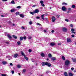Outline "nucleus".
<instances>
[{"mask_svg": "<svg viewBox=\"0 0 76 76\" xmlns=\"http://www.w3.org/2000/svg\"><path fill=\"white\" fill-rule=\"evenodd\" d=\"M71 70L72 71L73 70H74V68L73 67L71 69Z\"/></svg>", "mask_w": 76, "mask_h": 76, "instance_id": "obj_50", "label": "nucleus"}, {"mask_svg": "<svg viewBox=\"0 0 76 76\" xmlns=\"http://www.w3.org/2000/svg\"><path fill=\"white\" fill-rule=\"evenodd\" d=\"M71 31L72 32H74L75 31V29H74L73 28H72L71 29Z\"/></svg>", "mask_w": 76, "mask_h": 76, "instance_id": "obj_25", "label": "nucleus"}, {"mask_svg": "<svg viewBox=\"0 0 76 76\" xmlns=\"http://www.w3.org/2000/svg\"><path fill=\"white\" fill-rule=\"evenodd\" d=\"M30 14H31V15H34V12H30Z\"/></svg>", "mask_w": 76, "mask_h": 76, "instance_id": "obj_43", "label": "nucleus"}, {"mask_svg": "<svg viewBox=\"0 0 76 76\" xmlns=\"http://www.w3.org/2000/svg\"><path fill=\"white\" fill-rule=\"evenodd\" d=\"M72 60L73 61V62H74V63H76V58H72Z\"/></svg>", "mask_w": 76, "mask_h": 76, "instance_id": "obj_8", "label": "nucleus"}, {"mask_svg": "<svg viewBox=\"0 0 76 76\" xmlns=\"http://www.w3.org/2000/svg\"><path fill=\"white\" fill-rule=\"evenodd\" d=\"M11 3H12V4H15V2L14 1V0L12 1L11 2Z\"/></svg>", "mask_w": 76, "mask_h": 76, "instance_id": "obj_23", "label": "nucleus"}, {"mask_svg": "<svg viewBox=\"0 0 76 76\" xmlns=\"http://www.w3.org/2000/svg\"><path fill=\"white\" fill-rule=\"evenodd\" d=\"M41 55L42 56V57H44L45 56V55L43 53H41Z\"/></svg>", "mask_w": 76, "mask_h": 76, "instance_id": "obj_17", "label": "nucleus"}, {"mask_svg": "<svg viewBox=\"0 0 76 76\" xmlns=\"http://www.w3.org/2000/svg\"><path fill=\"white\" fill-rule=\"evenodd\" d=\"M10 66H13V64H12V63H10Z\"/></svg>", "mask_w": 76, "mask_h": 76, "instance_id": "obj_52", "label": "nucleus"}, {"mask_svg": "<svg viewBox=\"0 0 76 76\" xmlns=\"http://www.w3.org/2000/svg\"><path fill=\"white\" fill-rule=\"evenodd\" d=\"M28 52L29 53H31V52H32V50L31 49H29L28 50Z\"/></svg>", "mask_w": 76, "mask_h": 76, "instance_id": "obj_36", "label": "nucleus"}, {"mask_svg": "<svg viewBox=\"0 0 76 76\" xmlns=\"http://www.w3.org/2000/svg\"><path fill=\"white\" fill-rule=\"evenodd\" d=\"M72 8H75L76 7V6L75 5H72Z\"/></svg>", "mask_w": 76, "mask_h": 76, "instance_id": "obj_30", "label": "nucleus"}, {"mask_svg": "<svg viewBox=\"0 0 76 76\" xmlns=\"http://www.w3.org/2000/svg\"><path fill=\"white\" fill-rule=\"evenodd\" d=\"M40 3L41 4H44V1H40Z\"/></svg>", "mask_w": 76, "mask_h": 76, "instance_id": "obj_33", "label": "nucleus"}, {"mask_svg": "<svg viewBox=\"0 0 76 76\" xmlns=\"http://www.w3.org/2000/svg\"><path fill=\"white\" fill-rule=\"evenodd\" d=\"M21 54L22 56H25V55L24 54V53H23L22 51H21Z\"/></svg>", "mask_w": 76, "mask_h": 76, "instance_id": "obj_15", "label": "nucleus"}, {"mask_svg": "<svg viewBox=\"0 0 76 76\" xmlns=\"http://www.w3.org/2000/svg\"><path fill=\"white\" fill-rule=\"evenodd\" d=\"M44 15H42L41 16V19H42L43 20H44Z\"/></svg>", "mask_w": 76, "mask_h": 76, "instance_id": "obj_9", "label": "nucleus"}, {"mask_svg": "<svg viewBox=\"0 0 76 76\" xmlns=\"http://www.w3.org/2000/svg\"><path fill=\"white\" fill-rule=\"evenodd\" d=\"M13 26H15V24H13Z\"/></svg>", "mask_w": 76, "mask_h": 76, "instance_id": "obj_60", "label": "nucleus"}, {"mask_svg": "<svg viewBox=\"0 0 76 76\" xmlns=\"http://www.w3.org/2000/svg\"><path fill=\"white\" fill-rule=\"evenodd\" d=\"M68 11H69V12H70L71 11V9L70 8H68Z\"/></svg>", "mask_w": 76, "mask_h": 76, "instance_id": "obj_37", "label": "nucleus"}, {"mask_svg": "<svg viewBox=\"0 0 76 76\" xmlns=\"http://www.w3.org/2000/svg\"><path fill=\"white\" fill-rule=\"evenodd\" d=\"M52 56H51V54L50 53H49L48 54V57H52Z\"/></svg>", "mask_w": 76, "mask_h": 76, "instance_id": "obj_29", "label": "nucleus"}, {"mask_svg": "<svg viewBox=\"0 0 76 76\" xmlns=\"http://www.w3.org/2000/svg\"><path fill=\"white\" fill-rule=\"evenodd\" d=\"M11 73L12 74H14V71L13 70L11 72Z\"/></svg>", "mask_w": 76, "mask_h": 76, "instance_id": "obj_47", "label": "nucleus"}, {"mask_svg": "<svg viewBox=\"0 0 76 76\" xmlns=\"http://www.w3.org/2000/svg\"><path fill=\"white\" fill-rule=\"evenodd\" d=\"M65 21H66V22H68L69 21V20H68L67 19H66L65 20Z\"/></svg>", "mask_w": 76, "mask_h": 76, "instance_id": "obj_49", "label": "nucleus"}, {"mask_svg": "<svg viewBox=\"0 0 76 76\" xmlns=\"http://www.w3.org/2000/svg\"><path fill=\"white\" fill-rule=\"evenodd\" d=\"M20 16L21 17V18H23L24 17V15L23 14H20Z\"/></svg>", "mask_w": 76, "mask_h": 76, "instance_id": "obj_14", "label": "nucleus"}, {"mask_svg": "<svg viewBox=\"0 0 76 76\" xmlns=\"http://www.w3.org/2000/svg\"><path fill=\"white\" fill-rule=\"evenodd\" d=\"M21 28H22V29H25V27H24L22 26L21 27Z\"/></svg>", "mask_w": 76, "mask_h": 76, "instance_id": "obj_56", "label": "nucleus"}, {"mask_svg": "<svg viewBox=\"0 0 76 76\" xmlns=\"http://www.w3.org/2000/svg\"><path fill=\"white\" fill-rule=\"evenodd\" d=\"M51 32L52 33H54V31L53 30H52L51 31Z\"/></svg>", "mask_w": 76, "mask_h": 76, "instance_id": "obj_53", "label": "nucleus"}, {"mask_svg": "<svg viewBox=\"0 0 76 76\" xmlns=\"http://www.w3.org/2000/svg\"><path fill=\"white\" fill-rule=\"evenodd\" d=\"M62 10L64 12H65V11H66V8L65 6H63L62 7Z\"/></svg>", "mask_w": 76, "mask_h": 76, "instance_id": "obj_3", "label": "nucleus"}, {"mask_svg": "<svg viewBox=\"0 0 76 76\" xmlns=\"http://www.w3.org/2000/svg\"><path fill=\"white\" fill-rule=\"evenodd\" d=\"M56 60V58L53 57L52 58V60L53 61H54V60Z\"/></svg>", "mask_w": 76, "mask_h": 76, "instance_id": "obj_21", "label": "nucleus"}, {"mask_svg": "<svg viewBox=\"0 0 76 76\" xmlns=\"http://www.w3.org/2000/svg\"><path fill=\"white\" fill-rule=\"evenodd\" d=\"M62 29L63 31H64V32H66L67 30V28L65 27L63 28Z\"/></svg>", "mask_w": 76, "mask_h": 76, "instance_id": "obj_7", "label": "nucleus"}, {"mask_svg": "<svg viewBox=\"0 0 76 76\" xmlns=\"http://www.w3.org/2000/svg\"><path fill=\"white\" fill-rule=\"evenodd\" d=\"M49 59H48V58H47V59H46V60H47V61H48Z\"/></svg>", "mask_w": 76, "mask_h": 76, "instance_id": "obj_61", "label": "nucleus"}, {"mask_svg": "<svg viewBox=\"0 0 76 76\" xmlns=\"http://www.w3.org/2000/svg\"><path fill=\"white\" fill-rule=\"evenodd\" d=\"M52 20L53 22H55V21H56V18H55L53 16L52 17Z\"/></svg>", "mask_w": 76, "mask_h": 76, "instance_id": "obj_6", "label": "nucleus"}, {"mask_svg": "<svg viewBox=\"0 0 76 76\" xmlns=\"http://www.w3.org/2000/svg\"><path fill=\"white\" fill-rule=\"evenodd\" d=\"M37 25H41V24H40V23H37Z\"/></svg>", "mask_w": 76, "mask_h": 76, "instance_id": "obj_55", "label": "nucleus"}, {"mask_svg": "<svg viewBox=\"0 0 76 76\" xmlns=\"http://www.w3.org/2000/svg\"><path fill=\"white\" fill-rule=\"evenodd\" d=\"M29 23L30 25H31V24H32V21H30Z\"/></svg>", "mask_w": 76, "mask_h": 76, "instance_id": "obj_48", "label": "nucleus"}, {"mask_svg": "<svg viewBox=\"0 0 76 76\" xmlns=\"http://www.w3.org/2000/svg\"><path fill=\"white\" fill-rule=\"evenodd\" d=\"M69 76H73V74L71 72L69 73Z\"/></svg>", "mask_w": 76, "mask_h": 76, "instance_id": "obj_11", "label": "nucleus"}, {"mask_svg": "<svg viewBox=\"0 0 76 76\" xmlns=\"http://www.w3.org/2000/svg\"><path fill=\"white\" fill-rule=\"evenodd\" d=\"M40 18H39V16H37L36 17V19H39Z\"/></svg>", "mask_w": 76, "mask_h": 76, "instance_id": "obj_46", "label": "nucleus"}, {"mask_svg": "<svg viewBox=\"0 0 76 76\" xmlns=\"http://www.w3.org/2000/svg\"><path fill=\"white\" fill-rule=\"evenodd\" d=\"M74 72H76V70H74L73 71Z\"/></svg>", "mask_w": 76, "mask_h": 76, "instance_id": "obj_62", "label": "nucleus"}, {"mask_svg": "<svg viewBox=\"0 0 76 76\" xmlns=\"http://www.w3.org/2000/svg\"><path fill=\"white\" fill-rule=\"evenodd\" d=\"M2 63L3 64L5 65L6 64H7V62L6 61H4L2 62Z\"/></svg>", "mask_w": 76, "mask_h": 76, "instance_id": "obj_13", "label": "nucleus"}, {"mask_svg": "<svg viewBox=\"0 0 76 76\" xmlns=\"http://www.w3.org/2000/svg\"><path fill=\"white\" fill-rule=\"evenodd\" d=\"M28 39H32V37H31V36H29Z\"/></svg>", "mask_w": 76, "mask_h": 76, "instance_id": "obj_42", "label": "nucleus"}, {"mask_svg": "<svg viewBox=\"0 0 76 76\" xmlns=\"http://www.w3.org/2000/svg\"><path fill=\"white\" fill-rule=\"evenodd\" d=\"M42 66H45V65H46L47 66H48V67H50L51 65L50 63H49L48 62H43L42 63Z\"/></svg>", "mask_w": 76, "mask_h": 76, "instance_id": "obj_1", "label": "nucleus"}, {"mask_svg": "<svg viewBox=\"0 0 76 76\" xmlns=\"http://www.w3.org/2000/svg\"><path fill=\"white\" fill-rule=\"evenodd\" d=\"M21 7L20 6H18L17 7V8L18 9H20Z\"/></svg>", "mask_w": 76, "mask_h": 76, "instance_id": "obj_39", "label": "nucleus"}, {"mask_svg": "<svg viewBox=\"0 0 76 76\" xmlns=\"http://www.w3.org/2000/svg\"><path fill=\"white\" fill-rule=\"evenodd\" d=\"M17 44H18V45H20V41H18L17 42Z\"/></svg>", "mask_w": 76, "mask_h": 76, "instance_id": "obj_28", "label": "nucleus"}, {"mask_svg": "<svg viewBox=\"0 0 76 76\" xmlns=\"http://www.w3.org/2000/svg\"><path fill=\"white\" fill-rule=\"evenodd\" d=\"M71 41V40L70 38H67L66 39L67 42H70Z\"/></svg>", "mask_w": 76, "mask_h": 76, "instance_id": "obj_5", "label": "nucleus"}, {"mask_svg": "<svg viewBox=\"0 0 76 76\" xmlns=\"http://www.w3.org/2000/svg\"><path fill=\"white\" fill-rule=\"evenodd\" d=\"M69 11H68L67 12V13H69Z\"/></svg>", "mask_w": 76, "mask_h": 76, "instance_id": "obj_64", "label": "nucleus"}, {"mask_svg": "<svg viewBox=\"0 0 76 76\" xmlns=\"http://www.w3.org/2000/svg\"><path fill=\"white\" fill-rule=\"evenodd\" d=\"M72 33H73L74 34H75L76 33V32H72Z\"/></svg>", "mask_w": 76, "mask_h": 76, "instance_id": "obj_63", "label": "nucleus"}, {"mask_svg": "<svg viewBox=\"0 0 76 76\" xmlns=\"http://www.w3.org/2000/svg\"><path fill=\"white\" fill-rule=\"evenodd\" d=\"M18 56V54H15L14 55V57L15 58H16Z\"/></svg>", "mask_w": 76, "mask_h": 76, "instance_id": "obj_10", "label": "nucleus"}, {"mask_svg": "<svg viewBox=\"0 0 76 76\" xmlns=\"http://www.w3.org/2000/svg\"><path fill=\"white\" fill-rule=\"evenodd\" d=\"M2 1H7V0H2Z\"/></svg>", "mask_w": 76, "mask_h": 76, "instance_id": "obj_59", "label": "nucleus"}, {"mask_svg": "<svg viewBox=\"0 0 76 76\" xmlns=\"http://www.w3.org/2000/svg\"><path fill=\"white\" fill-rule=\"evenodd\" d=\"M1 17H4V16L3 15H1Z\"/></svg>", "mask_w": 76, "mask_h": 76, "instance_id": "obj_57", "label": "nucleus"}, {"mask_svg": "<svg viewBox=\"0 0 76 76\" xmlns=\"http://www.w3.org/2000/svg\"><path fill=\"white\" fill-rule=\"evenodd\" d=\"M55 45V44L54 42H52L50 43V45L53 46Z\"/></svg>", "mask_w": 76, "mask_h": 76, "instance_id": "obj_19", "label": "nucleus"}, {"mask_svg": "<svg viewBox=\"0 0 76 76\" xmlns=\"http://www.w3.org/2000/svg\"><path fill=\"white\" fill-rule=\"evenodd\" d=\"M11 12H12L13 13V12H15V9H11Z\"/></svg>", "mask_w": 76, "mask_h": 76, "instance_id": "obj_26", "label": "nucleus"}, {"mask_svg": "<svg viewBox=\"0 0 76 76\" xmlns=\"http://www.w3.org/2000/svg\"><path fill=\"white\" fill-rule=\"evenodd\" d=\"M41 5L42 6V7H45V5H44V4H41Z\"/></svg>", "mask_w": 76, "mask_h": 76, "instance_id": "obj_40", "label": "nucleus"}, {"mask_svg": "<svg viewBox=\"0 0 76 76\" xmlns=\"http://www.w3.org/2000/svg\"><path fill=\"white\" fill-rule=\"evenodd\" d=\"M20 41H22L23 40V37H21L20 38Z\"/></svg>", "mask_w": 76, "mask_h": 76, "instance_id": "obj_22", "label": "nucleus"}, {"mask_svg": "<svg viewBox=\"0 0 76 76\" xmlns=\"http://www.w3.org/2000/svg\"><path fill=\"white\" fill-rule=\"evenodd\" d=\"M13 38H15V39H17V37L15 36V35H13Z\"/></svg>", "mask_w": 76, "mask_h": 76, "instance_id": "obj_31", "label": "nucleus"}, {"mask_svg": "<svg viewBox=\"0 0 76 76\" xmlns=\"http://www.w3.org/2000/svg\"><path fill=\"white\" fill-rule=\"evenodd\" d=\"M71 37H75V35H72L71 36Z\"/></svg>", "mask_w": 76, "mask_h": 76, "instance_id": "obj_54", "label": "nucleus"}, {"mask_svg": "<svg viewBox=\"0 0 76 76\" xmlns=\"http://www.w3.org/2000/svg\"><path fill=\"white\" fill-rule=\"evenodd\" d=\"M17 67H18V68H20V67H21V66H20V65H17Z\"/></svg>", "mask_w": 76, "mask_h": 76, "instance_id": "obj_27", "label": "nucleus"}, {"mask_svg": "<svg viewBox=\"0 0 76 76\" xmlns=\"http://www.w3.org/2000/svg\"><path fill=\"white\" fill-rule=\"evenodd\" d=\"M9 41H7L6 42V43H7V44H9Z\"/></svg>", "mask_w": 76, "mask_h": 76, "instance_id": "obj_51", "label": "nucleus"}, {"mask_svg": "<svg viewBox=\"0 0 76 76\" xmlns=\"http://www.w3.org/2000/svg\"><path fill=\"white\" fill-rule=\"evenodd\" d=\"M23 39H26V37L24 36L23 37Z\"/></svg>", "mask_w": 76, "mask_h": 76, "instance_id": "obj_44", "label": "nucleus"}, {"mask_svg": "<svg viewBox=\"0 0 76 76\" xmlns=\"http://www.w3.org/2000/svg\"><path fill=\"white\" fill-rule=\"evenodd\" d=\"M39 12V10L38 9H36L34 12V13H37Z\"/></svg>", "mask_w": 76, "mask_h": 76, "instance_id": "obj_4", "label": "nucleus"}, {"mask_svg": "<svg viewBox=\"0 0 76 76\" xmlns=\"http://www.w3.org/2000/svg\"><path fill=\"white\" fill-rule=\"evenodd\" d=\"M26 70L25 69L23 70V73H25L26 72Z\"/></svg>", "mask_w": 76, "mask_h": 76, "instance_id": "obj_20", "label": "nucleus"}, {"mask_svg": "<svg viewBox=\"0 0 76 76\" xmlns=\"http://www.w3.org/2000/svg\"><path fill=\"white\" fill-rule=\"evenodd\" d=\"M70 64V61L69 60H66L65 61V64L66 66H69Z\"/></svg>", "mask_w": 76, "mask_h": 76, "instance_id": "obj_2", "label": "nucleus"}, {"mask_svg": "<svg viewBox=\"0 0 76 76\" xmlns=\"http://www.w3.org/2000/svg\"><path fill=\"white\" fill-rule=\"evenodd\" d=\"M70 26L71 27V28H73V24H71L70 25Z\"/></svg>", "mask_w": 76, "mask_h": 76, "instance_id": "obj_38", "label": "nucleus"}, {"mask_svg": "<svg viewBox=\"0 0 76 76\" xmlns=\"http://www.w3.org/2000/svg\"><path fill=\"white\" fill-rule=\"evenodd\" d=\"M24 57L25 58V59H26V60H28V58L26 57V56H24Z\"/></svg>", "mask_w": 76, "mask_h": 76, "instance_id": "obj_32", "label": "nucleus"}, {"mask_svg": "<svg viewBox=\"0 0 76 76\" xmlns=\"http://www.w3.org/2000/svg\"><path fill=\"white\" fill-rule=\"evenodd\" d=\"M7 36L8 38H12V37H11L10 34H8Z\"/></svg>", "mask_w": 76, "mask_h": 76, "instance_id": "obj_24", "label": "nucleus"}, {"mask_svg": "<svg viewBox=\"0 0 76 76\" xmlns=\"http://www.w3.org/2000/svg\"><path fill=\"white\" fill-rule=\"evenodd\" d=\"M36 6L35 5H34L32 6L33 7H35Z\"/></svg>", "mask_w": 76, "mask_h": 76, "instance_id": "obj_58", "label": "nucleus"}, {"mask_svg": "<svg viewBox=\"0 0 76 76\" xmlns=\"http://www.w3.org/2000/svg\"><path fill=\"white\" fill-rule=\"evenodd\" d=\"M2 76H7L6 75L4 74H1Z\"/></svg>", "mask_w": 76, "mask_h": 76, "instance_id": "obj_41", "label": "nucleus"}, {"mask_svg": "<svg viewBox=\"0 0 76 76\" xmlns=\"http://www.w3.org/2000/svg\"><path fill=\"white\" fill-rule=\"evenodd\" d=\"M44 32L45 34H47V32H48V31L46 30H44Z\"/></svg>", "mask_w": 76, "mask_h": 76, "instance_id": "obj_12", "label": "nucleus"}, {"mask_svg": "<svg viewBox=\"0 0 76 76\" xmlns=\"http://www.w3.org/2000/svg\"><path fill=\"white\" fill-rule=\"evenodd\" d=\"M57 18H59V17H60V15H57Z\"/></svg>", "mask_w": 76, "mask_h": 76, "instance_id": "obj_45", "label": "nucleus"}, {"mask_svg": "<svg viewBox=\"0 0 76 76\" xmlns=\"http://www.w3.org/2000/svg\"><path fill=\"white\" fill-rule=\"evenodd\" d=\"M16 15H19V12H18L15 13Z\"/></svg>", "mask_w": 76, "mask_h": 76, "instance_id": "obj_35", "label": "nucleus"}, {"mask_svg": "<svg viewBox=\"0 0 76 76\" xmlns=\"http://www.w3.org/2000/svg\"><path fill=\"white\" fill-rule=\"evenodd\" d=\"M64 75L65 76H68V74H67V73L66 72H64Z\"/></svg>", "mask_w": 76, "mask_h": 76, "instance_id": "obj_16", "label": "nucleus"}, {"mask_svg": "<svg viewBox=\"0 0 76 76\" xmlns=\"http://www.w3.org/2000/svg\"><path fill=\"white\" fill-rule=\"evenodd\" d=\"M62 58L63 60H66V58H65V57H64V56H62Z\"/></svg>", "mask_w": 76, "mask_h": 76, "instance_id": "obj_18", "label": "nucleus"}, {"mask_svg": "<svg viewBox=\"0 0 76 76\" xmlns=\"http://www.w3.org/2000/svg\"><path fill=\"white\" fill-rule=\"evenodd\" d=\"M62 4L63 5H67V4L65 2H64L62 3Z\"/></svg>", "mask_w": 76, "mask_h": 76, "instance_id": "obj_34", "label": "nucleus"}]
</instances>
